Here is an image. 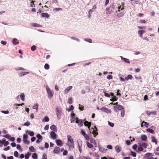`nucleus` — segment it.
Segmentation results:
<instances>
[{
	"label": "nucleus",
	"instance_id": "38",
	"mask_svg": "<svg viewBox=\"0 0 159 159\" xmlns=\"http://www.w3.org/2000/svg\"><path fill=\"white\" fill-rule=\"evenodd\" d=\"M23 141L24 143L25 144H29L30 143V142L27 139H23Z\"/></svg>",
	"mask_w": 159,
	"mask_h": 159
},
{
	"label": "nucleus",
	"instance_id": "61",
	"mask_svg": "<svg viewBox=\"0 0 159 159\" xmlns=\"http://www.w3.org/2000/svg\"><path fill=\"white\" fill-rule=\"evenodd\" d=\"M30 125V123L29 122H27L25 123L24 124V125L26 126H29Z\"/></svg>",
	"mask_w": 159,
	"mask_h": 159
},
{
	"label": "nucleus",
	"instance_id": "24",
	"mask_svg": "<svg viewBox=\"0 0 159 159\" xmlns=\"http://www.w3.org/2000/svg\"><path fill=\"white\" fill-rule=\"evenodd\" d=\"M84 120H81V119H80L79 120V122L78 124V125L80 126H82L83 125V122L84 121Z\"/></svg>",
	"mask_w": 159,
	"mask_h": 159
},
{
	"label": "nucleus",
	"instance_id": "60",
	"mask_svg": "<svg viewBox=\"0 0 159 159\" xmlns=\"http://www.w3.org/2000/svg\"><path fill=\"white\" fill-rule=\"evenodd\" d=\"M9 140L11 141L14 142L15 140V139L14 137H12L9 139Z\"/></svg>",
	"mask_w": 159,
	"mask_h": 159
},
{
	"label": "nucleus",
	"instance_id": "22",
	"mask_svg": "<svg viewBox=\"0 0 159 159\" xmlns=\"http://www.w3.org/2000/svg\"><path fill=\"white\" fill-rule=\"evenodd\" d=\"M120 58L122 60H123L124 61H125V62L128 63H130V62L129 61V60L128 59L124 58L122 56H120Z\"/></svg>",
	"mask_w": 159,
	"mask_h": 159
},
{
	"label": "nucleus",
	"instance_id": "40",
	"mask_svg": "<svg viewBox=\"0 0 159 159\" xmlns=\"http://www.w3.org/2000/svg\"><path fill=\"white\" fill-rule=\"evenodd\" d=\"M29 73V72H21L20 73V76H22L25 75Z\"/></svg>",
	"mask_w": 159,
	"mask_h": 159
},
{
	"label": "nucleus",
	"instance_id": "49",
	"mask_svg": "<svg viewBox=\"0 0 159 159\" xmlns=\"http://www.w3.org/2000/svg\"><path fill=\"white\" fill-rule=\"evenodd\" d=\"M44 120L45 121L48 122L49 121V118L47 116H46L44 118Z\"/></svg>",
	"mask_w": 159,
	"mask_h": 159
},
{
	"label": "nucleus",
	"instance_id": "20",
	"mask_svg": "<svg viewBox=\"0 0 159 159\" xmlns=\"http://www.w3.org/2000/svg\"><path fill=\"white\" fill-rule=\"evenodd\" d=\"M72 88V86H70L67 87L65 89V93L66 94Z\"/></svg>",
	"mask_w": 159,
	"mask_h": 159
},
{
	"label": "nucleus",
	"instance_id": "1",
	"mask_svg": "<svg viewBox=\"0 0 159 159\" xmlns=\"http://www.w3.org/2000/svg\"><path fill=\"white\" fill-rule=\"evenodd\" d=\"M68 143L67 144L69 147H74V141L72 139L71 136L70 135H68L67 136Z\"/></svg>",
	"mask_w": 159,
	"mask_h": 159
},
{
	"label": "nucleus",
	"instance_id": "21",
	"mask_svg": "<svg viewBox=\"0 0 159 159\" xmlns=\"http://www.w3.org/2000/svg\"><path fill=\"white\" fill-rule=\"evenodd\" d=\"M41 16L43 17H46L48 18L49 17V15L47 13H42L41 14Z\"/></svg>",
	"mask_w": 159,
	"mask_h": 159
},
{
	"label": "nucleus",
	"instance_id": "62",
	"mask_svg": "<svg viewBox=\"0 0 159 159\" xmlns=\"http://www.w3.org/2000/svg\"><path fill=\"white\" fill-rule=\"evenodd\" d=\"M49 127V126L48 125H46L44 128V129L45 130H47L48 129Z\"/></svg>",
	"mask_w": 159,
	"mask_h": 159
},
{
	"label": "nucleus",
	"instance_id": "18",
	"mask_svg": "<svg viewBox=\"0 0 159 159\" xmlns=\"http://www.w3.org/2000/svg\"><path fill=\"white\" fill-rule=\"evenodd\" d=\"M100 110L107 113L109 111H110V110H108L107 108L104 107H102L100 109Z\"/></svg>",
	"mask_w": 159,
	"mask_h": 159
},
{
	"label": "nucleus",
	"instance_id": "54",
	"mask_svg": "<svg viewBox=\"0 0 159 159\" xmlns=\"http://www.w3.org/2000/svg\"><path fill=\"white\" fill-rule=\"evenodd\" d=\"M34 2H35V1H31V4L30 5V7H33V6L34 7Z\"/></svg>",
	"mask_w": 159,
	"mask_h": 159
},
{
	"label": "nucleus",
	"instance_id": "13",
	"mask_svg": "<svg viewBox=\"0 0 159 159\" xmlns=\"http://www.w3.org/2000/svg\"><path fill=\"white\" fill-rule=\"evenodd\" d=\"M12 43L13 44L16 45L18 44L19 43L18 40L17 39H14L12 40Z\"/></svg>",
	"mask_w": 159,
	"mask_h": 159
},
{
	"label": "nucleus",
	"instance_id": "37",
	"mask_svg": "<svg viewBox=\"0 0 159 159\" xmlns=\"http://www.w3.org/2000/svg\"><path fill=\"white\" fill-rule=\"evenodd\" d=\"M15 69L16 70H25V69L24 68L22 67H18L17 68H16Z\"/></svg>",
	"mask_w": 159,
	"mask_h": 159
},
{
	"label": "nucleus",
	"instance_id": "2",
	"mask_svg": "<svg viewBox=\"0 0 159 159\" xmlns=\"http://www.w3.org/2000/svg\"><path fill=\"white\" fill-rule=\"evenodd\" d=\"M46 89L48 95V97L49 98H51L53 96V91L51 90L48 87H46Z\"/></svg>",
	"mask_w": 159,
	"mask_h": 159
},
{
	"label": "nucleus",
	"instance_id": "6",
	"mask_svg": "<svg viewBox=\"0 0 159 159\" xmlns=\"http://www.w3.org/2000/svg\"><path fill=\"white\" fill-rule=\"evenodd\" d=\"M53 152L55 153L59 154L60 152V148L58 147H56L53 150Z\"/></svg>",
	"mask_w": 159,
	"mask_h": 159
},
{
	"label": "nucleus",
	"instance_id": "63",
	"mask_svg": "<svg viewBox=\"0 0 159 159\" xmlns=\"http://www.w3.org/2000/svg\"><path fill=\"white\" fill-rule=\"evenodd\" d=\"M148 96L147 95H145L144 96V99H143V100L144 101H146V100H148Z\"/></svg>",
	"mask_w": 159,
	"mask_h": 159
},
{
	"label": "nucleus",
	"instance_id": "64",
	"mask_svg": "<svg viewBox=\"0 0 159 159\" xmlns=\"http://www.w3.org/2000/svg\"><path fill=\"white\" fill-rule=\"evenodd\" d=\"M42 159H47V156L45 153L43 154Z\"/></svg>",
	"mask_w": 159,
	"mask_h": 159
},
{
	"label": "nucleus",
	"instance_id": "26",
	"mask_svg": "<svg viewBox=\"0 0 159 159\" xmlns=\"http://www.w3.org/2000/svg\"><path fill=\"white\" fill-rule=\"evenodd\" d=\"M31 153L28 152L25 155V159H29L30 155H31Z\"/></svg>",
	"mask_w": 159,
	"mask_h": 159
},
{
	"label": "nucleus",
	"instance_id": "25",
	"mask_svg": "<svg viewBox=\"0 0 159 159\" xmlns=\"http://www.w3.org/2000/svg\"><path fill=\"white\" fill-rule=\"evenodd\" d=\"M118 99V98H116V96H114L113 97H112V98L110 99V100L111 101L114 102L115 101H116Z\"/></svg>",
	"mask_w": 159,
	"mask_h": 159
},
{
	"label": "nucleus",
	"instance_id": "15",
	"mask_svg": "<svg viewBox=\"0 0 159 159\" xmlns=\"http://www.w3.org/2000/svg\"><path fill=\"white\" fill-rule=\"evenodd\" d=\"M140 144L144 148H147L148 145V143H146L145 142H143L141 144L140 143Z\"/></svg>",
	"mask_w": 159,
	"mask_h": 159
},
{
	"label": "nucleus",
	"instance_id": "7",
	"mask_svg": "<svg viewBox=\"0 0 159 159\" xmlns=\"http://www.w3.org/2000/svg\"><path fill=\"white\" fill-rule=\"evenodd\" d=\"M56 142L57 145L60 147H61L63 145V142L61 140L57 139L56 141Z\"/></svg>",
	"mask_w": 159,
	"mask_h": 159
},
{
	"label": "nucleus",
	"instance_id": "45",
	"mask_svg": "<svg viewBox=\"0 0 159 159\" xmlns=\"http://www.w3.org/2000/svg\"><path fill=\"white\" fill-rule=\"evenodd\" d=\"M5 140L3 139L2 140H0V146H2L3 144H4Z\"/></svg>",
	"mask_w": 159,
	"mask_h": 159
},
{
	"label": "nucleus",
	"instance_id": "5",
	"mask_svg": "<svg viewBox=\"0 0 159 159\" xmlns=\"http://www.w3.org/2000/svg\"><path fill=\"white\" fill-rule=\"evenodd\" d=\"M50 137L53 139H55L57 138V134L54 131H51L50 133Z\"/></svg>",
	"mask_w": 159,
	"mask_h": 159
},
{
	"label": "nucleus",
	"instance_id": "23",
	"mask_svg": "<svg viewBox=\"0 0 159 159\" xmlns=\"http://www.w3.org/2000/svg\"><path fill=\"white\" fill-rule=\"evenodd\" d=\"M156 113V111L149 112L148 111H147L146 113L148 116H150L151 114L153 115H155Z\"/></svg>",
	"mask_w": 159,
	"mask_h": 159
},
{
	"label": "nucleus",
	"instance_id": "14",
	"mask_svg": "<svg viewBox=\"0 0 159 159\" xmlns=\"http://www.w3.org/2000/svg\"><path fill=\"white\" fill-rule=\"evenodd\" d=\"M26 133L29 134V135L31 136H33L34 134V133L33 131L28 130L26 131Z\"/></svg>",
	"mask_w": 159,
	"mask_h": 159
},
{
	"label": "nucleus",
	"instance_id": "42",
	"mask_svg": "<svg viewBox=\"0 0 159 159\" xmlns=\"http://www.w3.org/2000/svg\"><path fill=\"white\" fill-rule=\"evenodd\" d=\"M86 91L87 92L89 93L90 91V89L89 86H87L85 87Z\"/></svg>",
	"mask_w": 159,
	"mask_h": 159
},
{
	"label": "nucleus",
	"instance_id": "33",
	"mask_svg": "<svg viewBox=\"0 0 159 159\" xmlns=\"http://www.w3.org/2000/svg\"><path fill=\"white\" fill-rule=\"evenodd\" d=\"M20 98H21V100H22V101H23L25 99V95L24 93H22L20 95Z\"/></svg>",
	"mask_w": 159,
	"mask_h": 159
},
{
	"label": "nucleus",
	"instance_id": "12",
	"mask_svg": "<svg viewBox=\"0 0 159 159\" xmlns=\"http://www.w3.org/2000/svg\"><path fill=\"white\" fill-rule=\"evenodd\" d=\"M51 129L53 131H55L57 132V129L56 126L54 125H53L50 127Z\"/></svg>",
	"mask_w": 159,
	"mask_h": 159
},
{
	"label": "nucleus",
	"instance_id": "46",
	"mask_svg": "<svg viewBox=\"0 0 159 159\" xmlns=\"http://www.w3.org/2000/svg\"><path fill=\"white\" fill-rule=\"evenodd\" d=\"M71 38L72 39L75 40L78 42L80 40L78 38H75V37H71Z\"/></svg>",
	"mask_w": 159,
	"mask_h": 159
},
{
	"label": "nucleus",
	"instance_id": "57",
	"mask_svg": "<svg viewBox=\"0 0 159 159\" xmlns=\"http://www.w3.org/2000/svg\"><path fill=\"white\" fill-rule=\"evenodd\" d=\"M137 147V145L136 144H135L133 145L132 146V148L134 149L135 150L136 149Z\"/></svg>",
	"mask_w": 159,
	"mask_h": 159
},
{
	"label": "nucleus",
	"instance_id": "19",
	"mask_svg": "<svg viewBox=\"0 0 159 159\" xmlns=\"http://www.w3.org/2000/svg\"><path fill=\"white\" fill-rule=\"evenodd\" d=\"M133 78L132 76L131 75H129L127 77H125V80H131Z\"/></svg>",
	"mask_w": 159,
	"mask_h": 159
},
{
	"label": "nucleus",
	"instance_id": "56",
	"mask_svg": "<svg viewBox=\"0 0 159 159\" xmlns=\"http://www.w3.org/2000/svg\"><path fill=\"white\" fill-rule=\"evenodd\" d=\"M109 125L111 127H113L114 126V124L113 123H111L109 121L108 122Z\"/></svg>",
	"mask_w": 159,
	"mask_h": 159
},
{
	"label": "nucleus",
	"instance_id": "53",
	"mask_svg": "<svg viewBox=\"0 0 159 159\" xmlns=\"http://www.w3.org/2000/svg\"><path fill=\"white\" fill-rule=\"evenodd\" d=\"M107 79L108 80L111 79H112V76L111 75H107Z\"/></svg>",
	"mask_w": 159,
	"mask_h": 159
},
{
	"label": "nucleus",
	"instance_id": "16",
	"mask_svg": "<svg viewBox=\"0 0 159 159\" xmlns=\"http://www.w3.org/2000/svg\"><path fill=\"white\" fill-rule=\"evenodd\" d=\"M145 32V31L144 30H140L138 31V33L141 38L143 37V34Z\"/></svg>",
	"mask_w": 159,
	"mask_h": 159
},
{
	"label": "nucleus",
	"instance_id": "9",
	"mask_svg": "<svg viewBox=\"0 0 159 159\" xmlns=\"http://www.w3.org/2000/svg\"><path fill=\"white\" fill-rule=\"evenodd\" d=\"M141 139L144 141H145L147 140V137L145 134H142L141 136Z\"/></svg>",
	"mask_w": 159,
	"mask_h": 159
},
{
	"label": "nucleus",
	"instance_id": "29",
	"mask_svg": "<svg viewBox=\"0 0 159 159\" xmlns=\"http://www.w3.org/2000/svg\"><path fill=\"white\" fill-rule=\"evenodd\" d=\"M121 117H123L124 116L125 114V111H124V109H122L121 110Z\"/></svg>",
	"mask_w": 159,
	"mask_h": 159
},
{
	"label": "nucleus",
	"instance_id": "3",
	"mask_svg": "<svg viewBox=\"0 0 159 159\" xmlns=\"http://www.w3.org/2000/svg\"><path fill=\"white\" fill-rule=\"evenodd\" d=\"M114 110L115 112H116V110H120L124 109V107L121 105H118L116 106H114L113 107Z\"/></svg>",
	"mask_w": 159,
	"mask_h": 159
},
{
	"label": "nucleus",
	"instance_id": "44",
	"mask_svg": "<svg viewBox=\"0 0 159 159\" xmlns=\"http://www.w3.org/2000/svg\"><path fill=\"white\" fill-rule=\"evenodd\" d=\"M131 155L134 157H135L136 155V153L135 152L131 151Z\"/></svg>",
	"mask_w": 159,
	"mask_h": 159
},
{
	"label": "nucleus",
	"instance_id": "10",
	"mask_svg": "<svg viewBox=\"0 0 159 159\" xmlns=\"http://www.w3.org/2000/svg\"><path fill=\"white\" fill-rule=\"evenodd\" d=\"M151 139L153 143H155V144H157V139L154 136L152 135L151 136Z\"/></svg>",
	"mask_w": 159,
	"mask_h": 159
},
{
	"label": "nucleus",
	"instance_id": "27",
	"mask_svg": "<svg viewBox=\"0 0 159 159\" xmlns=\"http://www.w3.org/2000/svg\"><path fill=\"white\" fill-rule=\"evenodd\" d=\"M139 145L138 146V150L139 151H143V147H142L140 144L139 143Z\"/></svg>",
	"mask_w": 159,
	"mask_h": 159
},
{
	"label": "nucleus",
	"instance_id": "35",
	"mask_svg": "<svg viewBox=\"0 0 159 159\" xmlns=\"http://www.w3.org/2000/svg\"><path fill=\"white\" fill-rule=\"evenodd\" d=\"M92 133L94 137H95L96 136L98 135V132H97L96 130H93V131Z\"/></svg>",
	"mask_w": 159,
	"mask_h": 159
},
{
	"label": "nucleus",
	"instance_id": "43",
	"mask_svg": "<svg viewBox=\"0 0 159 159\" xmlns=\"http://www.w3.org/2000/svg\"><path fill=\"white\" fill-rule=\"evenodd\" d=\"M36 49V47L35 45H33L31 47V50L32 51H34Z\"/></svg>",
	"mask_w": 159,
	"mask_h": 159
},
{
	"label": "nucleus",
	"instance_id": "48",
	"mask_svg": "<svg viewBox=\"0 0 159 159\" xmlns=\"http://www.w3.org/2000/svg\"><path fill=\"white\" fill-rule=\"evenodd\" d=\"M104 95H105V96H106V97H107L108 98H110V97H111V95H110L108 93H106V92H104Z\"/></svg>",
	"mask_w": 159,
	"mask_h": 159
},
{
	"label": "nucleus",
	"instance_id": "41",
	"mask_svg": "<svg viewBox=\"0 0 159 159\" xmlns=\"http://www.w3.org/2000/svg\"><path fill=\"white\" fill-rule=\"evenodd\" d=\"M68 103L70 104L72 103V98H69L68 100Z\"/></svg>",
	"mask_w": 159,
	"mask_h": 159
},
{
	"label": "nucleus",
	"instance_id": "36",
	"mask_svg": "<svg viewBox=\"0 0 159 159\" xmlns=\"http://www.w3.org/2000/svg\"><path fill=\"white\" fill-rule=\"evenodd\" d=\"M74 109V107L73 106L71 105L70 106V107L67 109L68 111H70Z\"/></svg>",
	"mask_w": 159,
	"mask_h": 159
},
{
	"label": "nucleus",
	"instance_id": "17",
	"mask_svg": "<svg viewBox=\"0 0 159 159\" xmlns=\"http://www.w3.org/2000/svg\"><path fill=\"white\" fill-rule=\"evenodd\" d=\"M115 150L117 152L119 153L121 151V148L119 146L117 145L115 147Z\"/></svg>",
	"mask_w": 159,
	"mask_h": 159
},
{
	"label": "nucleus",
	"instance_id": "47",
	"mask_svg": "<svg viewBox=\"0 0 159 159\" xmlns=\"http://www.w3.org/2000/svg\"><path fill=\"white\" fill-rule=\"evenodd\" d=\"M29 149L32 152H34V148L33 146H31L29 148Z\"/></svg>",
	"mask_w": 159,
	"mask_h": 159
},
{
	"label": "nucleus",
	"instance_id": "50",
	"mask_svg": "<svg viewBox=\"0 0 159 159\" xmlns=\"http://www.w3.org/2000/svg\"><path fill=\"white\" fill-rule=\"evenodd\" d=\"M68 153V151L67 150H65L63 152V155L64 156H65L67 155Z\"/></svg>",
	"mask_w": 159,
	"mask_h": 159
},
{
	"label": "nucleus",
	"instance_id": "11",
	"mask_svg": "<svg viewBox=\"0 0 159 159\" xmlns=\"http://www.w3.org/2000/svg\"><path fill=\"white\" fill-rule=\"evenodd\" d=\"M56 112L57 115L58 119L60 118V112L58 108H56Z\"/></svg>",
	"mask_w": 159,
	"mask_h": 159
},
{
	"label": "nucleus",
	"instance_id": "34",
	"mask_svg": "<svg viewBox=\"0 0 159 159\" xmlns=\"http://www.w3.org/2000/svg\"><path fill=\"white\" fill-rule=\"evenodd\" d=\"M44 68L46 70H48L49 69V66L47 63H46L44 66Z\"/></svg>",
	"mask_w": 159,
	"mask_h": 159
},
{
	"label": "nucleus",
	"instance_id": "51",
	"mask_svg": "<svg viewBox=\"0 0 159 159\" xmlns=\"http://www.w3.org/2000/svg\"><path fill=\"white\" fill-rule=\"evenodd\" d=\"M33 108L34 109H36L37 110V111L38 109V104H36L35 105H34L33 107Z\"/></svg>",
	"mask_w": 159,
	"mask_h": 159
},
{
	"label": "nucleus",
	"instance_id": "39",
	"mask_svg": "<svg viewBox=\"0 0 159 159\" xmlns=\"http://www.w3.org/2000/svg\"><path fill=\"white\" fill-rule=\"evenodd\" d=\"M36 137L39 139L42 140V137L40 134H38L36 135Z\"/></svg>",
	"mask_w": 159,
	"mask_h": 159
},
{
	"label": "nucleus",
	"instance_id": "32",
	"mask_svg": "<svg viewBox=\"0 0 159 159\" xmlns=\"http://www.w3.org/2000/svg\"><path fill=\"white\" fill-rule=\"evenodd\" d=\"M143 123H144L143 125L145 126L146 128H148V127L149 123L147 122H145L144 121L142 122V124Z\"/></svg>",
	"mask_w": 159,
	"mask_h": 159
},
{
	"label": "nucleus",
	"instance_id": "59",
	"mask_svg": "<svg viewBox=\"0 0 159 159\" xmlns=\"http://www.w3.org/2000/svg\"><path fill=\"white\" fill-rule=\"evenodd\" d=\"M33 26L35 27H39L40 26V25L37 23H34L33 25Z\"/></svg>",
	"mask_w": 159,
	"mask_h": 159
},
{
	"label": "nucleus",
	"instance_id": "58",
	"mask_svg": "<svg viewBox=\"0 0 159 159\" xmlns=\"http://www.w3.org/2000/svg\"><path fill=\"white\" fill-rule=\"evenodd\" d=\"M9 144V142L8 141H6L5 140V142L4 143V146H6Z\"/></svg>",
	"mask_w": 159,
	"mask_h": 159
},
{
	"label": "nucleus",
	"instance_id": "31",
	"mask_svg": "<svg viewBox=\"0 0 159 159\" xmlns=\"http://www.w3.org/2000/svg\"><path fill=\"white\" fill-rule=\"evenodd\" d=\"M147 131L148 132L151 133L152 134H153L154 132V131L153 129L150 128L147 129Z\"/></svg>",
	"mask_w": 159,
	"mask_h": 159
},
{
	"label": "nucleus",
	"instance_id": "55",
	"mask_svg": "<svg viewBox=\"0 0 159 159\" xmlns=\"http://www.w3.org/2000/svg\"><path fill=\"white\" fill-rule=\"evenodd\" d=\"M28 138V136L26 134H24L23 136V139H26Z\"/></svg>",
	"mask_w": 159,
	"mask_h": 159
},
{
	"label": "nucleus",
	"instance_id": "4",
	"mask_svg": "<svg viewBox=\"0 0 159 159\" xmlns=\"http://www.w3.org/2000/svg\"><path fill=\"white\" fill-rule=\"evenodd\" d=\"M81 133L86 140H89V136L86 134L84 130H81Z\"/></svg>",
	"mask_w": 159,
	"mask_h": 159
},
{
	"label": "nucleus",
	"instance_id": "30",
	"mask_svg": "<svg viewBox=\"0 0 159 159\" xmlns=\"http://www.w3.org/2000/svg\"><path fill=\"white\" fill-rule=\"evenodd\" d=\"M87 146L89 148H92L93 147V145L92 144L88 142L87 143Z\"/></svg>",
	"mask_w": 159,
	"mask_h": 159
},
{
	"label": "nucleus",
	"instance_id": "8",
	"mask_svg": "<svg viewBox=\"0 0 159 159\" xmlns=\"http://www.w3.org/2000/svg\"><path fill=\"white\" fill-rule=\"evenodd\" d=\"M84 123V125L88 126V129H89L90 130V128L91 125V122H89L88 121L86 120Z\"/></svg>",
	"mask_w": 159,
	"mask_h": 159
},
{
	"label": "nucleus",
	"instance_id": "52",
	"mask_svg": "<svg viewBox=\"0 0 159 159\" xmlns=\"http://www.w3.org/2000/svg\"><path fill=\"white\" fill-rule=\"evenodd\" d=\"M14 155L16 157H17L18 155V153L17 151H15L14 152Z\"/></svg>",
	"mask_w": 159,
	"mask_h": 159
},
{
	"label": "nucleus",
	"instance_id": "28",
	"mask_svg": "<svg viewBox=\"0 0 159 159\" xmlns=\"http://www.w3.org/2000/svg\"><path fill=\"white\" fill-rule=\"evenodd\" d=\"M32 158L34 159H36L37 158L38 156L36 153H34L32 156Z\"/></svg>",
	"mask_w": 159,
	"mask_h": 159
}]
</instances>
